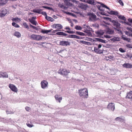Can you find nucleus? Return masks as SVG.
I'll return each instance as SVG.
<instances>
[{
  "label": "nucleus",
  "mask_w": 132,
  "mask_h": 132,
  "mask_svg": "<svg viewBox=\"0 0 132 132\" xmlns=\"http://www.w3.org/2000/svg\"><path fill=\"white\" fill-rule=\"evenodd\" d=\"M77 42L80 44H83L88 45H92L90 42L85 41L78 40H77Z\"/></svg>",
  "instance_id": "15"
},
{
  "label": "nucleus",
  "mask_w": 132,
  "mask_h": 132,
  "mask_svg": "<svg viewBox=\"0 0 132 132\" xmlns=\"http://www.w3.org/2000/svg\"><path fill=\"white\" fill-rule=\"evenodd\" d=\"M118 18L119 19L121 20H122L123 21H126V18L123 15H120L118 16Z\"/></svg>",
  "instance_id": "32"
},
{
  "label": "nucleus",
  "mask_w": 132,
  "mask_h": 132,
  "mask_svg": "<svg viewBox=\"0 0 132 132\" xmlns=\"http://www.w3.org/2000/svg\"><path fill=\"white\" fill-rule=\"evenodd\" d=\"M25 109L28 112L29 111L30 109V108L29 107H28L27 106H26L25 107Z\"/></svg>",
  "instance_id": "51"
},
{
  "label": "nucleus",
  "mask_w": 132,
  "mask_h": 132,
  "mask_svg": "<svg viewBox=\"0 0 132 132\" xmlns=\"http://www.w3.org/2000/svg\"><path fill=\"white\" fill-rule=\"evenodd\" d=\"M87 34L88 36H90L91 37H92V33L91 32L89 31L88 32Z\"/></svg>",
  "instance_id": "50"
},
{
  "label": "nucleus",
  "mask_w": 132,
  "mask_h": 132,
  "mask_svg": "<svg viewBox=\"0 0 132 132\" xmlns=\"http://www.w3.org/2000/svg\"><path fill=\"white\" fill-rule=\"evenodd\" d=\"M75 28L77 30H81L82 29V28L80 26H76L75 27Z\"/></svg>",
  "instance_id": "38"
},
{
  "label": "nucleus",
  "mask_w": 132,
  "mask_h": 132,
  "mask_svg": "<svg viewBox=\"0 0 132 132\" xmlns=\"http://www.w3.org/2000/svg\"><path fill=\"white\" fill-rule=\"evenodd\" d=\"M95 32L96 34L97 35V37L104 38L103 37H101V35H103L104 34V32L102 30H98L97 31H95Z\"/></svg>",
  "instance_id": "10"
},
{
  "label": "nucleus",
  "mask_w": 132,
  "mask_h": 132,
  "mask_svg": "<svg viewBox=\"0 0 132 132\" xmlns=\"http://www.w3.org/2000/svg\"><path fill=\"white\" fill-rule=\"evenodd\" d=\"M48 82L45 80H43L40 83V85L42 88L45 89L47 87Z\"/></svg>",
  "instance_id": "5"
},
{
  "label": "nucleus",
  "mask_w": 132,
  "mask_h": 132,
  "mask_svg": "<svg viewBox=\"0 0 132 132\" xmlns=\"http://www.w3.org/2000/svg\"><path fill=\"white\" fill-rule=\"evenodd\" d=\"M23 25L24 26L25 28L28 29L29 27L28 25L27 24L26 22H24L23 23Z\"/></svg>",
  "instance_id": "46"
},
{
  "label": "nucleus",
  "mask_w": 132,
  "mask_h": 132,
  "mask_svg": "<svg viewBox=\"0 0 132 132\" xmlns=\"http://www.w3.org/2000/svg\"><path fill=\"white\" fill-rule=\"evenodd\" d=\"M103 50L99 49V50H98V52H97V54H102L103 53Z\"/></svg>",
  "instance_id": "54"
},
{
  "label": "nucleus",
  "mask_w": 132,
  "mask_h": 132,
  "mask_svg": "<svg viewBox=\"0 0 132 132\" xmlns=\"http://www.w3.org/2000/svg\"><path fill=\"white\" fill-rule=\"evenodd\" d=\"M68 34H73L75 33V32L74 31H71L70 30H68Z\"/></svg>",
  "instance_id": "55"
},
{
  "label": "nucleus",
  "mask_w": 132,
  "mask_h": 132,
  "mask_svg": "<svg viewBox=\"0 0 132 132\" xmlns=\"http://www.w3.org/2000/svg\"><path fill=\"white\" fill-rule=\"evenodd\" d=\"M42 7L43 8L47 9L50 10H53L52 8L47 6H42Z\"/></svg>",
  "instance_id": "36"
},
{
  "label": "nucleus",
  "mask_w": 132,
  "mask_h": 132,
  "mask_svg": "<svg viewBox=\"0 0 132 132\" xmlns=\"http://www.w3.org/2000/svg\"><path fill=\"white\" fill-rule=\"evenodd\" d=\"M79 95L80 97L83 98H87L88 97V91L86 88L81 89L78 90Z\"/></svg>",
  "instance_id": "1"
},
{
  "label": "nucleus",
  "mask_w": 132,
  "mask_h": 132,
  "mask_svg": "<svg viewBox=\"0 0 132 132\" xmlns=\"http://www.w3.org/2000/svg\"><path fill=\"white\" fill-rule=\"evenodd\" d=\"M107 12L108 13L111 15H115L118 16V14H119V13L118 12V11H113L112 10H111L110 11V12H108L107 11Z\"/></svg>",
  "instance_id": "21"
},
{
  "label": "nucleus",
  "mask_w": 132,
  "mask_h": 132,
  "mask_svg": "<svg viewBox=\"0 0 132 132\" xmlns=\"http://www.w3.org/2000/svg\"><path fill=\"white\" fill-rule=\"evenodd\" d=\"M85 37H84L79 36L76 35H75L74 38H76L78 39H83Z\"/></svg>",
  "instance_id": "33"
},
{
  "label": "nucleus",
  "mask_w": 132,
  "mask_h": 132,
  "mask_svg": "<svg viewBox=\"0 0 132 132\" xmlns=\"http://www.w3.org/2000/svg\"><path fill=\"white\" fill-rule=\"evenodd\" d=\"M61 30H53V31H52V33H55L56 32H57V31H61Z\"/></svg>",
  "instance_id": "62"
},
{
  "label": "nucleus",
  "mask_w": 132,
  "mask_h": 132,
  "mask_svg": "<svg viewBox=\"0 0 132 132\" xmlns=\"http://www.w3.org/2000/svg\"><path fill=\"white\" fill-rule=\"evenodd\" d=\"M61 7L62 8H63L64 9H66L67 8V7H65V6H64V5H63L62 4L61 5Z\"/></svg>",
  "instance_id": "64"
},
{
  "label": "nucleus",
  "mask_w": 132,
  "mask_h": 132,
  "mask_svg": "<svg viewBox=\"0 0 132 132\" xmlns=\"http://www.w3.org/2000/svg\"><path fill=\"white\" fill-rule=\"evenodd\" d=\"M106 33L109 34H112L114 33V30L109 28H106Z\"/></svg>",
  "instance_id": "19"
},
{
  "label": "nucleus",
  "mask_w": 132,
  "mask_h": 132,
  "mask_svg": "<svg viewBox=\"0 0 132 132\" xmlns=\"http://www.w3.org/2000/svg\"><path fill=\"white\" fill-rule=\"evenodd\" d=\"M132 57V54H128L127 53V54L126 58L128 57L131 59Z\"/></svg>",
  "instance_id": "43"
},
{
  "label": "nucleus",
  "mask_w": 132,
  "mask_h": 132,
  "mask_svg": "<svg viewBox=\"0 0 132 132\" xmlns=\"http://www.w3.org/2000/svg\"><path fill=\"white\" fill-rule=\"evenodd\" d=\"M36 18V17H32L31 19H29V21L33 25L36 26L37 24V22L35 20Z\"/></svg>",
  "instance_id": "14"
},
{
  "label": "nucleus",
  "mask_w": 132,
  "mask_h": 132,
  "mask_svg": "<svg viewBox=\"0 0 132 132\" xmlns=\"http://www.w3.org/2000/svg\"><path fill=\"white\" fill-rule=\"evenodd\" d=\"M26 124L27 126L28 127L30 128H31L33 126L32 124L31 123H29L28 122H27V123H26Z\"/></svg>",
  "instance_id": "45"
},
{
  "label": "nucleus",
  "mask_w": 132,
  "mask_h": 132,
  "mask_svg": "<svg viewBox=\"0 0 132 132\" xmlns=\"http://www.w3.org/2000/svg\"><path fill=\"white\" fill-rule=\"evenodd\" d=\"M45 19L48 21L51 22H52L54 20V19L52 18L49 16H47V17Z\"/></svg>",
  "instance_id": "35"
},
{
  "label": "nucleus",
  "mask_w": 132,
  "mask_h": 132,
  "mask_svg": "<svg viewBox=\"0 0 132 132\" xmlns=\"http://www.w3.org/2000/svg\"><path fill=\"white\" fill-rule=\"evenodd\" d=\"M52 29H51L50 30H46L45 29H42L40 32L43 34H47L49 32H51L53 30Z\"/></svg>",
  "instance_id": "23"
},
{
  "label": "nucleus",
  "mask_w": 132,
  "mask_h": 132,
  "mask_svg": "<svg viewBox=\"0 0 132 132\" xmlns=\"http://www.w3.org/2000/svg\"><path fill=\"white\" fill-rule=\"evenodd\" d=\"M125 21H121V20L119 21V22L120 23L122 24H125Z\"/></svg>",
  "instance_id": "63"
},
{
  "label": "nucleus",
  "mask_w": 132,
  "mask_h": 132,
  "mask_svg": "<svg viewBox=\"0 0 132 132\" xmlns=\"http://www.w3.org/2000/svg\"><path fill=\"white\" fill-rule=\"evenodd\" d=\"M125 33L126 35L130 37V35L131 33L127 31H125Z\"/></svg>",
  "instance_id": "47"
},
{
  "label": "nucleus",
  "mask_w": 132,
  "mask_h": 132,
  "mask_svg": "<svg viewBox=\"0 0 132 132\" xmlns=\"http://www.w3.org/2000/svg\"><path fill=\"white\" fill-rule=\"evenodd\" d=\"M114 57V56H113L112 55H110L108 56V57L110 59H112Z\"/></svg>",
  "instance_id": "60"
},
{
  "label": "nucleus",
  "mask_w": 132,
  "mask_h": 132,
  "mask_svg": "<svg viewBox=\"0 0 132 132\" xmlns=\"http://www.w3.org/2000/svg\"><path fill=\"white\" fill-rule=\"evenodd\" d=\"M95 39L96 41L102 43H106V41L104 40L98 38H95Z\"/></svg>",
  "instance_id": "28"
},
{
  "label": "nucleus",
  "mask_w": 132,
  "mask_h": 132,
  "mask_svg": "<svg viewBox=\"0 0 132 132\" xmlns=\"http://www.w3.org/2000/svg\"><path fill=\"white\" fill-rule=\"evenodd\" d=\"M7 2V0H0V6L4 5Z\"/></svg>",
  "instance_id": "26"
},
{
  "label": "nucleus",
  "mask_w": 132,
  "mask_h": 132,
  "mask_svg": "<svg viewBox=\"0 0 132 132\" xmlns=\"http://www.w3.org/2000/svg\"><path fill=\"white\" fill-rule=\"evenodd\" d=\"M8 77V75L6 73L1 72L0 73V77Z\"/></svg>",
  "instance_id": "31"
},
{
  "label": "nucleus",
  "mask_w": 132,
  "mask_h": 132,
  "mask_svg": "<svg viewBox=\"0 0 132 132\" xmlns=\"http://www.w3.org/2000/svg\"><path fill=\"white\" fill-rule=\"evenodd\" d=\"M88 16H89V20L90 21H92L93 20H96V15L93 13L90 12H88L87 13Z\"/></svg>",
  "instance_id": "3"
},
{
  "label": "nucleus",
  "mask_w": 132,
  "mask_h": 132,
  "mask_svg": "<svg viewBox=\"0 0 132 132\" xmlns=\"http://www.w3.org/2000/svg\"><path fill=\"white\" fill-rule=\"evenodd\" d=\"M66 6H71L72 5L71 3V0H63Z\"/></svg>",
  "instance_id": "17"
},
{
  "label": "nucleus",
  "mask_w": 132,
  "mask_h": 132,
  "mask_svg": "<svg viewBox=\"0 0 132 132\" xmlns=\"http://www.w3.org/2000/svg\"><path fill=\"white\" fill-rule=\"evenodd\" d=\"M59 45L62 46H70V43L68 41H60L59 42Z\"/></svg>",
  "instance_id": "7"
},
{
  "label": "nucleus",
  "mask_w": 132,
  "mask_h": 132,
  "mask_svg": "<svg viewBox=\"0 0 132 132\" xmlns=\"http://www.w3.org/2000/svg\"><path fill=\"white\" fill-rule=\"evenodd\" d=\"M56 102L60 103L62 99V97L58 95H56L55 96Z\"/></svg>",
  "instance_id": "20"
},
{
  "label": "nucleus",
  "mask_w": 132,
  "mask_h": 132,
  "mask_svg": "<svg viewBox=\"0 0 132 132\" xmlns=\"http://www.w3.org/2000/svg\"><path fill=\"white\" fill-rule=\"evenodd\" d=\"M41 14L42 15L45 16V18L47 17V14L46 12H42L41 13Z\"/></svg>",
  "instance_id": "42"
},
{
  "label": "nucleus",
  "mask_w": 132,
  "mask_h": 132,
  "mask_svg": "<svg viewBox=\"0 0 132 132\" xmlns=\"http://www.w3.org/2000/svg\"><path fill=\"white\" fill-rule=\"evenodd\" d=\"M6 9H2L0 10V17H2L5 16L7 13Z\"/></svg>",
  "instance_id": "12"
},
{
  "label": "nucleus",
  "mask_w": 132,
  "mask_h": 132,
  "mask_svg": "<svg viewBox=\"0 0 132 132\" xmlns=\"http://www.w3.org/2000/svg\"><path fill=\"white\" fill-rule=\"evenodd\" d=\"M103 18L105 20H109L110 22H112V21L113 20H112L111 18L109 17H103Z\"/></svg>",
  "instance_id": "39"
},
{
  "label": "nucleus",
  "mask_w": 132,
  "mask_h": 132,
  "mask_svg": "<svg viewBox=\"0 0 132 132\" xmlns=\"http://www.w3.org/2000/svg\"><path fill=\"white\" fill-rule=\"evenodd\" d=\"M75 33L77 35L80 36H86V35H85L84 33L80 31H76Z\"/></svg>",
  "instance_id": "30"
},
{
  "label": "nucleus",
  "mask_w": 132,
  "mask_h": 132,
  "mask_svg": "<svg viewBox=\"0 0 132 132\" xmlns=\"http://www.w3.org/2000/svg\"><path fill=\"white\" fill-rule=\"evenodd\" d=\"M123 66L126 68H131L132 65L129 63H125L123 64Z\"/></svg>",
  "instance_id": "18"
},
{
  "label": "nucleus",
  "mask_w": 132,
  "mask_h": 132,
  "mask_svg": "<svg viewBox=\"0 0 132 132\" xmlns=\"http://www.w3.org/2000/svg\"><path fill=\"white\" fill-rule=\"evenodd\" d=\"M71 2H72L73 3H75L76 4H77L78 3V1H77L75 0H71Z\"/></svg>",
  "instance_id": "61"
},
{
  "label": "nucleus",
  "mask_w": 132,
  "mask_h": 132,
  "mask_svg": "<svg viewBox=\"0 0 132 132\" xmlns=\"http://www.w3.org/2000/svg\"><path fill=\"white\" fill-rule=\"evenodd\" d=\"M120 38L118 37H114L113 38L111 39L110 40L114 42L116 41H120Z\"/></svg>",
  "instance_id": "22"
},
{
  "label": "nucleus",
  "mask_w": 132,
  "mask_h": 132,
  "mask_svg": "<svg viewBox=\"0 0 132 132\" xmlns=\"http://www.w3.org/2000/svg\"><path fill=\"white\" fill-rule=\"evenodd\" d=\"M116 121H123V119L119 117H117L115 119Z\"/></svg>",
  "instance_id": "40"
},
{
  "label": "nucleus",
  "mask_w": 132,
  "mask_h": 132,
  "mask_svg": "<svg viewBox=\"0 0 132 132\" xmlns=\"http://www.w3.org/2000/svg\"><path fill=\"white\" fill-rule=\"evenodd\" d=\"M55 35L65 36V37L66 38H74L75 35H68L65 32L61 31L57 32L55 34Z\"/></svg>",
  "instance_id": "2"
},
{
  "label": "nucleus",
  "mask_w": 132,
  "mask_h": 132,
  "mask_svg": "<svg viewBox=\"0 0 132 132\" xmlns=\"http://www.w3.org/2000/svg\"><path fill=\"white\" fill-rule=\"evenodd\" d=\"M100 14L102 15H106V13L104 12H100Z\"/></svg>",
  "instance_id": "59"
},
{
  "label": "nucleus",
  "mask_w": 132,
  "mask_h": 132,
  "mask_svg": "<svg viewBox=\"0 0 132 132\" xmlns=\"http://www.w3.org/2000/svg\"><path fill=\"white\" fill-rule=\"evenodd\" d=\"M52 27L56 29V30H60V29L63 28V26L60 24H54L51 26Z\"/></svg>",
  "instance_id": "8"
},
{
  "label": "nucleus",
  "mask_w": 132,
  "mask_h": 132,
  "mask_svg": "<svg viewBox=\"0 0 132 132\" xmlns=\"http://www.w3.org/2000/svg\"><path fill=\"white\" fill-rule=\"evenodd\" d=\"M107 108L109 110L113 111L115 109V106L114 103H109L107 106Z\"/></svg>",
  "instance_id": "11"
},
{
  "label": "nucleus",
  "mask_w": 132,
  "mask_h": 132,
  "mask_svg": "<svg viewBox=\"0 0 132 132\" xmlns=\"http://www.w3.org/2000/svg\"><path fill=\"white\" fill-rule=\"evenodd\" d=\"M13 35L18 38L20 37L21 36V34L18 31L15 32L14 34Z\"/></svg>",
  "instance_id": "27"
},
{
  "label": "nucleus",
  "mask_w": 132,
  "mask_h": 132,
  "mask_svg": "<svg viewBox=\"0 0 132 132\" xmlns=\"http://www.w3.org/2000/svg\"><path fill=\"white\" fill-rule=\"evenodd\" d=\"M101 6L105 8L106 9H109V10H110V9L109 7L103 3H101Z\"/></svg>",
  "instance_id": "41"
},
{
  "label": "nucleus",
  "mask_w": 132,
  "mask_h": 132,
  "mask_svg": "<svg viewBox=\"0 0 132 132\" xmlns=\"http://www.w3.org/2000/svg\"><path fill=\"white\" fill-rule=\"evenodd\" d=\"M99 48H97L96 47H95L94 48V51L97 53L98 51L99 50Z\"/></svg>",
  "instance_id": "48"
},
{
  "label": "nucleus",
  "mask_w": 132,
  "mask_h": 132,
  "mask_svg": "<svg viewBox=\"0 0 132 132\" xmlns=\"http://www.w3.org/2000/svg\"><path fill=\"white\" fill-rule=\"evenodd\" d=\"M128 21L131 24H132V19L131 18H129L128 19Z\"/></svg>",
  "instance_id": "58"
},
{
  "label": "nucleus",
  "mask_w": 132,
  "mask_h": 132,
  "mask_svg": "<svg viewBox=\"0 0 132 132\" xmlns=\"http://www.w3.org/2000/svg\"><path fill=\"white\" fill-rule=\"evenodd\" d=\"M125 25H127L132 27L131 24L129 22H127L126 21H125Z\"/></svg>",
  "instance_id": "49"
},
{
  "label": "nucleus",
  "mask_w": 132,
  "mask_h": 132,
  "mask_svg": "<svg viewBox=\"0 0 132 132\" xmlns=\"http://www.w3.org/2000/svg\"><path fill=\"white\" fill-rule=\"evenodd\" d=\"M79 7L81 9L85 10L87 8L88 6L87 4L81 3L79 4Z\"/></svg>",
  "instance_id": "16"
},
{
  "label": "nucleus",
  "mask_w": 132,
  "mask_h": 132,
  "mask_svg": "<svg viewBox=\"0 0 132 132\" xmlns=\"http://www.w3.org/2000/svg\"><path fill=\"white\" fill-rule=\"evenodd\" d=\"M112 22L113 23V25L116 27V28H120V24L119 23L118 21L113 20Z\"/></svg>",
  "instance_id": "13"
},
{
  "label": "nucleus",
  "mask_w": 132,
  "mask_h": 132,
  "mask_svg": "<svg viewBox=\"0 0 132 132\" xmlns=\"http://www.w3.org/2000/svg\"><path fill=\"white\" fill-rule=\"evenodd\" d=\"M104 36L105 37L107 38H110L111 37V36H110L107 35H104Z\"/></svg>",
  "instance_id": "52"
},
{
  "label": "nucleus",
  "mask_w": 132,
  "mask_h": 132,
  "mask_svg": "<svg viewBox=\"0 0 132 132\" xmlns=\"http://www.w3.org/2000/svg\"><path fill=\"white\" fill-rule=\"evenodd\" d=\"M9 87L13 92L16 93L18 91V89L17 88L15 85L13 84H9Z\"/></svg>",
  "instance_id": "6"
},
{
  "label": "nucleus",
  "mask_w": 132,
  "mask_h": 132,
  "mask_svg": "<svg viewBox=\"0 0 132 132\" xmlns=\"http://www.w3.org/2000/svg\"><path fill=\"white\" fill-rule=\"evenodd\" d=\"M31 39L36 40L39 41L42 39V37L40 35H37L32 34L30 36Z\"/></svg>",
  "instance_id": "4"
},
{
  "label": "nucleus",
  "mask_w": 132,
  "mask_h": 132,
  "mask_svg": "<svg viewBox=\"0 0 132 132\" xmlns=\"http://www.w3.org/2000/svg\"><path fill=\"white\" fill-rule=\"evenodd\" d=\"M113 28H114V29H115V30H116V31H119V32H118V33L119 34H120V31H121L119 29H118V28H116V27H114Z\"/></svg>",
  "instance_id": "53"
},
{
  "label": "nucleus",
  "mask_w": 132,
  "mask_h": 132,
  "mask_svg": "<svg viewBox=\"0 0 132 132\" xmlns=\"http://www.w3.org/2000/svg\"><path fill=\"white\" fill-rule=\"evenodd\" d=\"M43 10L40 9H33V12L35 13H37L39 14H41V11Z\"/></svg>",
  "instance_id": "24"
},
{
  "label": "nucleus",
  "mask_w": 132,
  "mask_h": 132,
  "mask_svg": "<svg viewBox=\"0 0 132 132\" xmlns=\"http://www.w3.org/2000/svg\"><path fill=\"white\" fill-rule=\"evenodd\" d=\"M118 2L122 6L124 5L123 3V2L121 0H117Z\"/></svg>",
  "instance_id": "44"
},
{
  "label": "nucleus",
  "mask_w": 132,
  "mask_h": 132,
  "mask_svg": "<svg viewBox=\"0 0 132 132\" xmlns=\"http://www.w3.org/2000/svg\"><path fill=\"white\" fill-rule=\"evenodd\" d=\"M12 25L15 28H18L20 27V26L14 22H13L12 23Z\"/></svg>",
  "instance_id": "37"
},
{
  "label": "nucleus",
  "mask_w": 132,
  "mask_h": 132,
  "mask_svg": "<svg viewBox=\"0 0 132 132\" xmlns=\"http://www.w3.org/2000/svg\"><path fill=\"white\" fill-rule=\"evenodd\" d=\"M126 97L129 99L132 98V91H130L127 93Z\"/></svg>",
  "instance_id": "29"
},
{
  "label": "nucleus",
  "mask_w": 132,
  "mask_h": 132,
  "mask_svg": "<svg viewBox=\"0 0 132 132\" xmlns=\"http://www.w3.org/2000/svg\"><path fill=\"white\" fill-rule=\"evenodd\" d=\"M58 73L62 75H68V72L67 70L65 69H63L62 70L61 69H59L58 71Z\"/></svg>",
  "instance_id": "9"
},
{
  "label": "nucleus",
  "mask_w": 132,
  "mask_h": 132,
  "mask_svg": "<svg viewBox=\"0 0 132 132\" xmlns=\"http://www.w3.org/2000/svg\"><path fill=\"white\" fill-rule=\"evenodd\" d=\"M125 35H122L121 36V38L123 39L124 40H126L128 42H130V39L129 38H126L125 37Z\"/></svg>",
  "instance_id": "25"
},
{
  "label": "nucleus",
  "mask_w": 132,
  "mask_h": 132,
  "mask_svg": "<svg viewBox=\"0 0 132 132\" xmlns=\"http://www.w3.org/2000/svg\"><path fill=\"white\" fill-rule=\"evenodd\" d=\"M15 112V111L12 110L11 111L10 110V111H9V114H13Z\"/></svg>",
  "instance_id": "56"
},
{
  "label": "nucleus",
  "mask_w": 132,
  "mask_h": 132,
  "mask_svg": "<svg viewBox=\"0 0 132 132\" xmlns=\"http://www.w3.org/2000/svg\"><path fill=\"white\" fill-rule=\"evenodd\" d=\"M119 51L122 53H124L125 52V51L122 48H120L119 49Z\"/></svg>",
  "instance_id": "57"
},
{
  "label": "nucleus",
  "mask_w": 132,
  "mask_h": 132,
  "mask_svg": "<svg viewBox=\"0 0 132 132\" xmlns=\"http://www.w3.org/2000/svg\"><path fill=\"white\" fill-rule=\"evenodd\" d=\"M12 20L13 21H15L16 22L17 21L19 22L21 21L20 19L18 18H13L12 19Z\"/></svg>",
  "instance_id": "34"
}]
</instances>
